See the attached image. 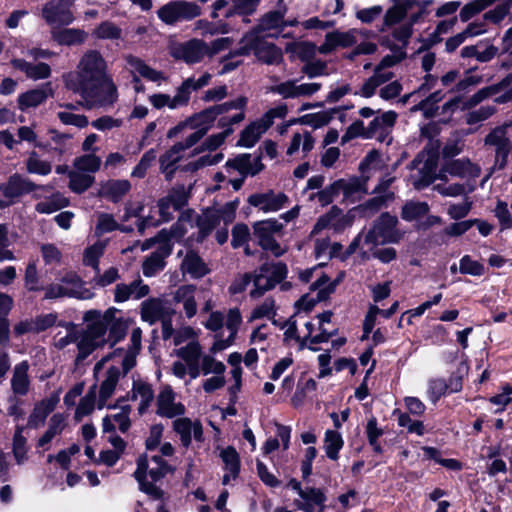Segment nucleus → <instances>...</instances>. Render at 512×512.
<instances>
[{
    "instance_id": "obj_1",
    "label": "nucleus",
    "mask_w": 512,
    "mask_h": 512,
    "mask_svg": "<svg viewBox=\"0 0 512 512\" xmlns=\"http://www.w3.org/2000/svg\"><path fill=\"white\" fill-rule=\"evenodd\" d=\"M106 63L95 50L86 52L75 74L66 76V85L81 95L87 108L111 105L117 99V90L106 75Z\"/></svg>"
},
{
    "instance_id": "obj_2",
    "label": "nucleus",
    "mask_w": 512,
    "mask_h": 512,
    "mask_svg": "<svg viewBox=\"0 0 512 512\" xmlns=\"http://www.w3.org/2000/svg\"><path fill=\"white\" fill-rule=\"evenodd\" d=\"M246 104L247 98L240 96L232 101L205 109L169 129L167 137L172 139L178 134H185V139L178 142L185 151L195 145L207 133L218 116L221 115L219 125L222 127L241 122L245 118L244 109Z\"/></svg>"
},
{
    "instance_id": "obj_3",
    "label": "nucleus",
    "mask_w": 512,
    "mask_h": 512,
    "mask_svg": "<svg viewBox=\"0 0 512 512\" xmlns=\"http://www.w3.org/2000/svg\"><path fill=\"white\" fill-rule=\"evenodd\" d=\"M142 330L137 327L132 330L130 337V346L124 353L121 349L115 350L111 355L103 357L94 367V372L97 374L110 359L117 357L121 358L123 375L128 373L136 364V357L141 349ZM122 373L116 364L111 365L105 372L104 379L100 383L99 397L97 407L102 409L106 406L107 400L110 399L116 391L118 381Z\"/></svg>"
},
{
    "instance_id": "obj_4",
    "label": "nucleus",
    "mask_w": 512,
    "mask_h": 512,
    "mask_svg": "<svg viewBox=\"0 0 512 512\" xmlns=\"http://www.w3.org/2000/svg\"><path fill=\"white\" fill-rule=\"evenodd\" d=\"M413 166L418 173L412 176L413 186L418 190L427 187L436 178L447 180V174L461 178H475L481 172L479 165L472 163L468 158H461L447 162L436 175V158L424 153L418 155L413 161Z\"/></svg>"
},
{
    "instance_id": "obj_5",
    "label": "nucleus",
    "mask_w": 512,
    "mask_h": 512,
    "mask_svg": "<svg viewBox=\"0 0 512 512\" xmlns=\"http://www.w3.org/2000/svg\"><path fill=\"white\" fill-rule=\"evenodd\" d=\"M175 355L179 358L171 365V373L179 378L185 379L187 376L194 380L200 374H224L226 366L218 361L212 354L202 355V347L198 341L187 343L185 346L175 350Z\"/></svg>"
},
{
    "instance_id": "obj_6",
    "label": "nucleus",
    "mask_w": 512,
    "mask_h": 512,
    "mask_svg": "<svg viewBox=\"0 0 512 512\" xmlns=\"http://www.w3.org/2000/svg\"><path fill=\"white\" fill-rule=\"evenodd\" d=\"M390 2L392 6L384 14L381 31L394 28L393 37L402 44H406L413 33V25L423 19L431 1L390 0Z\"/></svg>"
},
{
    "instance_id": "obj_7",
    "label": "nucleus",
    "mask_w": 512,
    "mask_h": 512,
    "mask_svg": "<svg viewBox=\"0 0 512 512\" xmlns=\"http://www.w3.org/2000/svg\"><path fill=\"white\" fill-rule=\"evenodd\" d=\"M118 309L111 307L104 313L98 310H89L84 314V320L88 323L85 330L78 331L77 360L87 358L94 350L103 346L107 339V324L110 323Z\"/></svg>"
},
{
    "instance_id": "obj_8",
    "label": "nucleus",
    "mask_w": 512,
    "mask_h": 512,
    "mask_svg": "<svg viewBox=\"0 0 512 512\" xmlns=\"http://www.w3.org/2000/svg\"><path fill=\"white\" fill-rule=\"evenodd\" d=\"M193 228V222L188 218H181L169 231L161 230L154 238L146 240L142 243L141 250L145 251L152 247L153 244L159 243L158 251L148 257L143 263V274L146 277H152L164 268V258L167 257L172 247V240H180L189 229Z\"/></svg>"
},
{
    "instance_id": "obj_9",
    "label": "nucleus",
    "mask_w": 512,
    "mask_h": 512,
    "mask_svg": "<svg viewBox=\"0 0 512 512\" xmlns=\"http://www.w3.org/2000/svg\"><path fill=\"white\" fill-rule=\"evenodd\" d=\"M238 201H230L220 207H210L197 218L198 236L195 239L201 242L210 232L219 227L216 239L219 244L227 241L228 231L225 228L231 224L236 216Z\"/></svg>"
},
{
    "instance_id": "obj_10",
    "label": "nucleus",
    "mask_w": 512,
    "mask_h": 512,
    "mask_svg": "<svg viewBox=\"0 0 512 512\" xmlns=\"http://www.w3.org/2000/svg\"><path fill=\"white\" fill-rule=\"evenodd\" d=\"M169 466L158 455L145 454L138 458L134 477L139 483L140 490L154 499L163 495L158 483L168 473Z\"/></svg>"
},
{
    "instance_id": "obj_11",
    "label": "nucleus",
    "mask_w": 512,
    "mask_h": 512,
    "mask_svg": "<svg viewBox=\"0 0 512 512\" xmlns=\"http://www.w3.org/2000/svg\"><path fill=\"white\" fill-rule=\"evenodd\" d=\"M254 52L258 60L265 64H278L282 60V52L274 44L261 38L258 31H251L241 39V47L233 55H248Z\"/></svg>"
},
{
    "instance_id": "obj_12",
    "label": "nucleus",
    "mask_w": 512,
    "mask_h": 512,
    "mask_svg": "<svg viewBox=\"0 0 512 512\" xmlns=\"http://www.w3.org/2000/svg\"><path fill=\"white\" fill-rule=\"evenodd\" d=\"M398 219L388 213L382 214L364 237V244L371 248L380 244L397 243L402 234L396 229Z\"/></svg>"
},
{
    "instance_id": "obj_13",
    "label": "nucleus",
    "mask_w": 512,
    "mask_h": 512,
    "mask_svg": "<svg viewBox=\"0 0 512 512\" xmlns=\"http://www.w3.org/2000/svg\"><path fill=\"white\" fill-rule=\"evenodd\" d=\"M202 13V9L194 2L175 0L162 6L158 12V17L168 25H174L181 21H190Z\"/></svg>"
},
{
    "instance_id": "obj_14",
    "label": "nucleus",
    "mask_w": 512,
    "mask_h": 512,
    "mask_svg": "<svg viewBox=\"0 0 512 512\" xmlns=\"http://www.w3.org/2000/svg\"><path fill=\"white\" fill-rule=\"evenodd\" d=\"M286 274L287 268L283 263L262 265L253 276L255 289L250 292L251 296H261L265 291L280 283L286 277Z\"/></svg>"
},
{
    "instance_id": "obj_15",
    "label": "nucleus",
    "mask_w": 512,
    "mask_h": 512,
    "mask_svg": "<svg viewBox=\"0 0 512 512\" xmlns=\"http://www.w3.org/2000/svg\"><path fill=\"white\" fill-rule=\"evenodd\" d=\"M281 229L282 224L275 219L258 221L253 225L254 236L259 245L276 257H279L286 252V248L281 246L274 239V234L280 232Z\"/></svg>"
},
{
    "instance_id": "obj_16",
    "label": "nucleus",
    "mask_w": 512,
    "mask_h": 512,
    "mask_svg": "<svg viewBox=\"0 0 512 512\" xmlns=\"http://www.w3.org/2000/svg\"><path fill=\"white\" fill-rule=\"evenodd\" d=\"M171 56L177 60H181L186 64H196L205 57H208V43L193 38L186 42L177 44L171 48Z\"/></svg>"
},
{
    "instance_id": "obj_17",
    "label": "nucleus",
    "mask_w": 512,
    "mask_h": 512,
    "mask_svg": "<svg viewBox=\"0 0 512 512\" xmlns=\"http://www.w3.org/2000/svg\"><path fill=\"white\" fill-rule=\"evenodd\" d=\"M485 145L494 148L495 166L503 169L508 163V156L512 151V143L507 135L505 127L493 129L484 140Z\"/></svg>"
},
{
    "instance_id": "obj_18",
    "label": "nucleus",
    "mask_w": 512,
    "mask_h": 512,
    "mask_svg": "<svg viewBox=\"0 0 512 512\" xmlns=\"http://www.w3.org/2000/svg\"><path fill=\"white\" fill-rule=\"evenodd\" d=\"M126 61L129 70L134 74L133 85L136 92L144 91V86L136 75L155 83H161L166 80L161 71L153 69L138 57L129 55L126 57Z\"/></svg>"
},
{
    "instance_id": "obj_19",
    "label": "nucleus",
    "mask_w": 512,
    "mask_h": 512,
    "mask_svg": "<svg viewBox=\"0 0 512 512\" xmlns=\"http://www.w3.org/2000/svg\"><path fill=\"white\" fill-rule=\"evenodd\" d=\"M366 36V32L357 29H351L346 32L334 31L327 33L324 43L319 46L318 52L328 54L337 47L347 48L358 42L359 39Z\"/></svg>"
},
{
    "instance_id": "obj_20",
    "label": "nucleus",
    "mask_w": 512,
    "mask_h": 512,
    "mask_svg": "<svg viewBox=\"0 0 512 512\" xmlns=\"http://www.w3.org/2000/svg\"><path fill=\"white\" fill-rule=\"evenodd\" d=\"M247 201L251 206L258 208L264 213H273L287 205L288 197L284 193H276L269 190L263 193L252 194L248 197Z\"/></svg>"
},
{
    "instance_id": "obj_21",
    "label": "nucleus",
    "mask_w": 512,
    "mask_h": 512,
    "mask_svg": "<svg viewBox=\"0 0 512 512\" xmlns=\"http://www.w3.org/2000/svg\"><path fill=\"white\" fill-rule=\"evenodd\" d=\"M71 5L63 0H51L43 7L42 16L49 24L68 25L74 19Z\"/></svg>"
},
{
    "instance_id": "obj_22",
    "label": "nucleus",
    "mask_w": 512,
    "mask_h": 512,
    "mask_svg": "<svg viewBox=\"0 0 512 512\" xmlns=\"http://www.w3.org/2000/svg\"><path fill=\"white\" fill-rule=\"evenodd\" d=\"M175 311L170 309L160 298H150L141 304V319L150 325L159 320L170 318Z\"/></svg>"
},
{
    "instance_id": "obj_23",
    "label": "nucleus",
    "mask_w": 512,
    "mask_h": 512,
    "mask_svg": "<svg viewBox=\"0 0 512 512\" xmlns=\"http://www.w3.org/2000/svg\"><path fill=\"white\" fill-rule=\"evenodd\" d=\"M184 412V405L176 401V394L171 387H164L157 397V413L160 416L173 418L183 415Z\"/></svg>"
},
{
    "instance_id": "obj_24",
    "label": "nucleus",
    "mask_w": 512,
    "mask_h": 512,
    "mask_svg": "<svg viewBox=\"0 0 512 512\" xmlns=\"http://www.w3.org/2000/svg\"><path fill=\"white\" fill-rule=\"evenodd\" d=\"M225 169L228 174L237 171L240 176H254L263 169L261 160L257 156L250 154H242L234 158L233 160L227 161Z\"/></svg>"
},
{
    "instance_id": "obj_25",
    "label": "nucleus",
    "mask_w": 512,
    "mask_h": 512,
    "mask_svg": "<svg viewBox=\"0 0 512 512\" xmlns=\"http://www.w3.org/2000/svg\"><path fill=\"white\" fill-rule=\"evenodd\" d=\"M173 429L179 435L183 446L188 447L192 438L196 441L203 440V428L199 421H191L189 418H177L173 421Z\"/></svg>"
},
{
    "instance_id": "obj_26",
    "label": "nucleus",
    "mask_w": 512,
    "mask_h": 512,
    "mask_svg": "<svg viewBox=\"0 0 512 512\" xmlns=\"http://www.w3.org/2000/svg\"><path fill=\"white\" fill-rule=\"evenodd\" d=\"M59 400V394L54 393L37 402L29 415L27 425L31 428H39L43 426L47 416L56 408Z\"/></svg>"
},
{
    "instance_id": "obj_27",
    "label": "nucleus",
    "mask_w": 512,
    "mask_h": 512,
    "mask_svg": "<svg viewBox=\"0 0 512 512\" xmlns=\"http://www.w3.org/2000/svg\"><path fill=\"white\" fill-rule=\"evenodd\" d=\"M197 288L195 285L186 284L178 287L173 293V300L182 305L186 318H193L198 311L196 302Z\"/></svg>"
},
{
    "instance_id": "obj_28",
    "label": "nucleus",
    "mask_w": 512,
    "mask_h": 512,
    "mask_svg": "<svg viewBox=\"0 0 512 512\" xmlns=\"http://www.w3.org/2000/svg\"><path fill=\"white\" fill-rule=\"evenodd\" d=\"M35 188L36 186L30 180L19 174H13L7 182L0 185L2 194L11 200L29 193Z\"/></svg>"
},
{
    "instance_id": "obj_29",
    "label": "nucleus",
    "mask_w": 512,
    "mask_h": 512,
    "mask_svg": "<svg viewBox=\"0 0 512 512\" xmlns=\"http://www.w3.org/2000/svg\"><path fill=\"white\" fill-rule=\"evenodd\" d=\"M397 114L393 111L384 112L381 116L375 117L368 126L367 138H377L385 141L391 128L394 126Z\"/></svg>"
},
{
    "instance_id": "obj_30",
    "label": "nucleus",
    "mask_w": 512,
    "mask_h": 512,
    "mask_svg": "<svg viewBox=\"0 0 512 512\" xmlns=\"http://www.w3.org/2000/svg\"><path fill=\"white\" fill-rule=\"evenodd\" d=\"M149 102L155 109L168 108L175 110L188 105V97L184 94L179 86L175 95L171 96L165 93H156L149 96Z\"/></svg>"
},
{
    "instance_id": "obj_31",
    "label": "nucleus",
    "mask_w": 512,
    "mask_h": 512,
    "mask_svg": "<svg viewBox=\"0 0 512 512\" xmlns=\"http://www.w3.org/2000/svg\"><path fill=\"white\" fill-rule=\"evenodd\" d=\"M333 331H329L327 328H321L318 330V324L315 319L312 320H301V334L302 346L309 344H318L327 342Z\"/></svg>"
},
{
    "instance_id": "obj_32",
    "label": "nucleus",
    "mask_w": 512,
    "mask_h": 512,
    "mask_svg": "<svg viewBox=\"0 0 512 512\" xmlns=\"http://www.w3.org/2000/svg\"><path fill=\"white\" fill-rule=\"evenodd\" d=\"M287 12V7L284 4L283 0H280L278 3V7L275 11L267 13L261 20L259 29L257 30L259 33L263 31H269L274 29H283L286 26H294L297 24L296 20H292L289 22L284 21V16Z\"/></svg>"
},
{
    "instance_id": "obj_33",
    "label": "nucleus",
    "mask_w": 512,
    "mask_h": 512,
    "mask_svg": "<svg viewBox=\"0 0 512 512\" xmlns=\"http://www.w3.org/2000/svg\"><path fill=\"white\" fill-rule=\"evenodd\" d=\"M335 187L338 194L342 193L344 199L349 201L358 200L367 192L365 180L358 177H349L335 181Z\"/></svg>"
},
{
    "instance_id": "obj_34",
    "label": "nucleus",
    "mask_w": 512,
    "mask_h": 512,
    "mask_svg": "<svg viewBox=\"0 0 512 512\" xmlns=\"http://www.w3.org/2000/svg\"><path fill=\"white\" fill-rule=\"evenodd\" d=\"M300 500H296L295 504L304 512H314L319 508L318 512H323L324 502L326 500L324 493L320 489L306 488L300 490Z\"/></svg>"
},
{
    "instance_id": "obj_35",
    "label": "nucleus",
    "mask_w": 512,
    "mask_h": 512,
    "mask_svg": "<svg viewBox=\"0 0 512 512\" xmlns=\"http://www.w3.org/2000/svg\"><path fill=\"white\" fill-rule=\"evenodd\" d=\"M149 291V286L140 279L134 280L130 284L116 285L114 299L118 303L125 302L130 298L140 299L148 295Z\"/></svg>"
},
{
    "instance_id": "obj_36",
    "label": "nucleus",
    "mask_w": 512,
    "mask_h": 512,
    "mask_svg": "<svg viewBox=\"0 0 512 512\" xmlns=\"http://www.w3.org/2000/svg\"><path fill=\"white\" fill-rule=\"evenodd\" d=\"M315 139L311 133L307 130H300L293 133L290 143L287 147L286 154L288 156H294L301 152L303 156H306L313 148Z\"/></svg>"
},
{
    "instance_id": "obj_37",
    "label": "nucleus",
    "mask_w": 512,
    "mask_h": 512,
    "mask_svg": "<svg viewBox=\"0 0 512 512\" xmlns=\"http://www.w3.org/2000/svg\"><path fill=\"white\" fill-rule=\"evenodd\" d=\"M119 407V412L112 415H107L103 418L102 424L104 432H111L116 428H118L121 432H126L130 428V406L119 405Z\"/></svg>"
},
{
    "instance_id": "obj_38",
    "label": "nucleus",
    "mask_w": 512,
    "mask_h": 512,
    "mask_svg": "<svg viewBox=\"0 0 512 512\" xmlns=\"http://www.w3.org/2000/svg\"><path fill=\"white\" fill-rule=\"evenodd\" d=\"M29 364L22 361L15 365L11 378V389L14 395L24 396L30 388V379L28 376Z\"/></svg>"
},
{
    "instance_id": "obj_39",
    "label": "nucleus",
    "mask_w": 512,
    "mask_h": 512,
    "mask_svg": "<svg viewBox=\"0 0 512 512\" xmlns=\"http://www.w3.org/2000/svg\"><path fill=\"white\" fill-rule=\"evenodd\" d=\"M220 457L224 463V469L226 470L222 482L224 485H227L231 479H235L238 476L240 459L237 451L230 446L220 451Z\"/></svg>"
},
{
    "instance_id": "obj_40",
    "label": "nucleus",
    "mask_w": 512,
    "mask_h": 512,
    "mask_svg": "<svg viewBox=\"0 0 512 512\" xmlns=\"http://www.w3.org/2000/svg\"><path fill=\"white\" fill-rule=\"evenodd\" d=\"M65 427L66 417L61 413L54 414L49 420L47 430L39 438L37 446L43 448L44 450H48L50 442L56 436L60 435Z\"/></svg>"
},
{
    "instance_id": "obj_41",
    "label": "nucleus",
    "mask_w": 512,
    "mask_h": 512,
    "mask_svg": "<svg viewBox=\"0 0 512 512\" xmlns=\"http://www.w3.org/2000/svg\"><path fill=\"white\" fill-rule=\"evenodd\" d=\"M131 188L128 180H109L103 183L99 190V195L113 202H118Z\"/></svg>"
},
{
    "instance_id": "obj_42",
    "label": "nucleus",
    "mask_w": 512,
    "mask_h": 512,
    "mask_svg": "<svg viewBox=\"0 0 512 512\" xmlns=\"http://www.w3.org/2000/svg\"><path fill=\"white\" fill-rule=\"evenodd\" d=\"M12 66L25 73L28 78L33 80L45 79L49 77L51 70L45 63L32 64L23 59H13Z\"/></svg>"
},
{
    "instance_id": "obj_43",
    "label": "nucleus",
    "mask_w": 512,
    "mask_h": 512,
    "mask_svg": "<svg viewBox=\"0 0 512 512\" xmlns=\"http://www.w3.org/2000/svg\"><path fill=\"white\" fill-rule=\"evenodd\" d=\"M181 270L192 278H201L209 271L203 260L193 251L186 253L181 263Z\"/></svg>"
},
{
    "instance_id": "obj_44",
    "label": "nucleus",
    "mask_w": 512,
    "mask_h": 512,
    "mask_svg": "<svg viewBox=\"0 0 512 512\" xmlns=\"http://www.w3.org/2000/svg\"><path fill=\"white\" fill-rule=\"evenodd\" d=\"M183 148L176 143L160 157V169L167 180H171L175 172V165L181 159Z\"/></svg>"
},
{
    "instance_id": "obj_45",
    "label": "nucleus",
    "mask_w": 512,
    "mask_h": 512,
    "mask_svg": "<svg viewBox=\"0 0 512 512\" xmlns=\"http://www.w3.org/2000/svg\"><path fill=\"white\" fill-rule=\"evenodd\" d=\"M131 399L139 401L138 412L143 414L153 400V390L148 383L135 381L131 391Z\"/></svg>"
},
{
    "instance_id": "obj_46",
    "label": "nucleus",
    "mask_w": 512,
    "mask_h": 512,
    "mask_svg": "<svg viewBox=\"0 0 512 512\" xmlns=\"http://www.w3.org/2000/svg\"><path fill=\"white\" fill-rule=\"evenodd\" d=\"M61 282L66 290H75L77 295H68V297H74L82 300L91 299L93 292L85 287L83 281L73 272H67L61 278Z\"/></svg>"
},
{
    "instance_id": "obj_47",
    "label": "nucleus",
    "mask_w": 512,
    "mask_h": 512,
    "mask_svg": "<svg viewBox=\"0 0 512 512\" xmlns=\"http://www.w3.org/2000/svg\"><path fill=\"white\" fill-rule=\"evenodd\" d=\"M269 127L262 121L259 120L251 123L248 127H246L241 133V137L238 141V144L243 147H252L256 144V142L260 139L262 134H264Z\"/></svg>"
},
{
    "instance_id": "obj_48",
    "label": "nucleus",
    "mask_w": 512,
    "mask_h": 512,
    "mask_svg": "<svg viewBox=\"0 0 512 512\" xmlns=\"http://www.w3.org/2000/svg\"><path fill=\"white\" fill-rule=\"evenodd\" d=\"M48 91L49 88L46 86L20 94L18 97L19 109L25 110L40 105L47 99Z\"/></svg>"
},
{
    "instance_id": "obj_49",
    "label": "nucleus",
    "mask_w": 512,
    "mask_h": 512,
    "mask_svg": "<svg viewBox=\"0 0 512 512\" xmlns=\"http://www.w3.org/2000/svg\"><path fill=\"white\" fill-rule=\"evenodd\" d=\"M340 113L338 109H328L304 115L297 122L305 125H309L314 129L321 128L330 123L336 114Z\"/></svg>"
},
{
    "instance_id": "obj_50",
    "label": "nucleus",
    "mask_w": 512,
    "mask_h": 512,
    "mask_svg": "<svg viewBox=\"0 0 512 512\" xmlns=\"http://www.w3.org/2000/svg\"><path fill=\"white\" fill-rule=\"evenodd\" d=\"M175 210H173L170 200L166 197L162 198L158 202V212L160 214L161 219L159 221H155L150 217H147L140 221L138 224V230L143 232L146 227L156 226L160 222H167L172 218V214Z\"/></svg>"
},
{
    "instance_id": "obj_51",
    "label": "nucleus",
    "mask_w": 512,
    "mask_h": 512,
    "mask_svg": "<svg viewBox=\"0 0 512 512\" xmlns=\"http://www.w3.org/2000/svg\"><path fill=\"white\" fill-rule=\"evenodd\" d=\"M69 188L75 193H83L94 183V176L77 169L69 171Z\"/></svg>"
},
{
    "instance_id": "obj_52",
    "label": "nucleus",
    "mask_w": 512,
    "mask_h": 512,
    "mask_svg": "<svg viewBox=\"0 0 512 512\" xmlns=\"http://www.w3.org/2000/svg\"><path fill=\"white\" fill-rule=\"evenodd\" d=\"M338 220L343 221L346 225H350L352 222V216L350 215H340V213L333 208L328 214L320 217L318 221L316 222L314 229L312 231L313 234L318 233L319 231L329 227L333 226L337 228V222Z\"/></svg>"
},
{
    "instance_id": "obj_53",
    "label": "nucleus",
    "mask_w": 512,
    "mask_h": 512,
    "mask_svg": "<svg viewBox=\"0 0 512 512\" xmlns=\"http://www.w3.org/2000/svg\"><path fill=\"white\" fill-rule=\"evenodd\" d=\"M344 441L340 433L334 430H327L324 437V449L326 455L331 460L338 459L339 451L342 449Z\"/></svg>"
},
{
    "instance_id": "obj_54",
    "label": "nucleus",
    "mask_w": 512,
    "mask_h": 512,
    "mask_svg": "<svg viewBox=\"0 0 512 512\" xmlns=\"http://www.w3.org/2000/svg\"><path fill=\"white\" fill-rule=\"evenodd\" d=\"M428 212L429 205L426 202L409 201L402 207L401 217L406 221H414L427 215Z\"/></svg>"
},
{
    "instance_id": "obj_55",
    "label": "nucleus",
    "mask_w": 512,
    "mask_h": 512,
    "mask_svg": "<svg viewBox=\"0 0 512 512\" xmlns=\"http://www.w3.org/2000/svg\"><path fill=\"white\" fill-rule=\"evenodd\" d=\"M87 34L79 29H62L53 33V38L61 45H75L85 41Z\"/></svg>"
},
{
    "instance_id": "obj_56",
    "label": "nucleus",
    "mask_w": 512,
    "mask_h": 512,
    "mask_svg": "<svg viewBox=\"0 0 512 512\" xmlns=\"http://www.w3.org/2000/svg\"><path fill=\"white\" fill-rule=\"evenodd\" d=\"M24 283L28 291H40L43 289L40 282V274L38 270V260L31 259L25 269Z\"/></svg>"
},
{
    "instance_id": "obj_57",
    "label": "nucleus",
    "mask_w": 512,
    "mask_h": 512,
    "mask_svg": "<svg viewBox=\"0 0 512 512\" xmlns=\"http://www.w3.org/2000/svg\"><path fill=\"white\" fill-rule=\"evenodd\" d=\"M101 162V158L95 153H88L75 158L73 165L79 171L92 174L100 169Z\"/></svg>"
},
{
    "instance_id": "obj_58",
    "label": "nucleus",
    "mask_w": 512,
    "mask_h": 512,
    "mask_svg": "<svg viewBox=\"0 0 512 512\" xmlns=\"http://www.w3.org/2000/svg\"><path fill=\"white\" fill-rule=\"evenodd\" d=\"M193 30L202 36H214L228 33L229 27L226 23L215 24L208 20L200 19L194 23Z\"/></svg>"
},
{
    "instance_id": "obj_59",
    "label": "nucleus",
    "mask_w": 512,
    "mask_h": 512,
    "mask_svg": "<svg viewBox=\"0 0 512 512\" xmlns=\"http://www.w3.org/2000/svg\"><path fill=\"white\" fill-rule=\"evenodd\" d=\"M443 98L440 91H437L411 108L412 112L422 111L425 118H432L438 111L437 103Z\"/></svg>"
},
{
    "instance_id": "obj_60",
    "label": "nucleus",
    "mask_w": 512,
    "mask_h": 512,
    "mask_svg": "<svg viewBox=\"0 0 512 512\" xmlns=\"http://www.w3.org/2000/svg\"><path fill=\"white\" fill-rule=\"evenodd\" d=\"M96 403V386H92L87 394L80 400L76 411L75 419L81 420L84 416L89 415L95 408Z\"/></svg>"
},
{
    "instance_id": "obj_61",
    "label": "nucleus",
    "mask_w": 512,
    "mask_h": 512,
    "mask_svg": "<svg viewBox=\"0 0 512 512\" xmlns=\"http://www.w3.org/2000/svg\"><path fill=\"white\" fill-rule=\"evenodd\" d=\"M260 0H233V6L226 10L224 16L230 18L235 14L249 15L252 14Z\"/></svg>"
},
{
    "instance_id": "obj_62",
    "label": "nucleus",
    "mask_w": 512,
    "mask_h": 512,
    "mask_svg": "<svg viewBox=\"0 0 512 512\" xmlns=\"http://www.w3.org/2000/svg\"><path fill=\"white\" fill-rule=\"evenodd\" d=\"M68 205V200L61 194H54L50 200H44L36 205L39 213L51 214Z\"/></svg>"
},
{
    "instance_id": "obj_63",
    "label": "nucleus",
    "mask_w": 512,
    "mask_h": 512,
    "mask_svg": "<svg viewBox=\"0 0 512 512\" xmlns=\"http://www.w3.org/2000/svg\"><path fill=\"white\" fill-rule=\"evenodd\" d=\"M381 163V156L377 151L369 152L359 167L363 178L367 179L373 172L378 171L381 168Z\"/></svg>"
},
{
    "instance_id": "obj_64",
    "label": "nucleus",
    "mask_w": 512,
    "mask_h": 512,
    "mask_svg": "<svg viewBox=\"0 0 512 512\" xmlns=\"http://www.w3.org/2000/svg\"><path fill=\"white\" fill-rule=\"evenodd\" d=\"M93 35L98 39L117 40L121 38L122 31L114 23L105 21L95 28Z\"/></svg>"
}]
</instances>
